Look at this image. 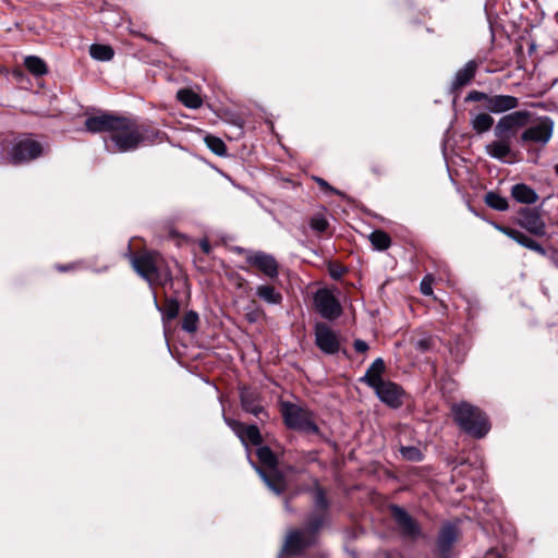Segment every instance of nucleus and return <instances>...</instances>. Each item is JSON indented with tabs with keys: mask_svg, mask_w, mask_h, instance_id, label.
<instances>
[{
	"mask_svg": "<svg viewBox=\"0 0 558 558\" xmlns=\"http://www.w3.org/2000/svg\"><path fill=\"white\" fill-rule=\"evenodd\" d=\"M497 140L488 143L485 146V151L488 156L500 161H508L511 155L512 138L508 135H495Z\"/></svg>",
	"mask_w": 558,
	"mask_h": 558,
	"instance_id": "4468645a",
	"label": "nucleus"
},
{
	"mask_svg": "<svg viewBox=\"0 0 558 558\" xmlns=\"http://www.w3.org/2000/svg\"><path fill=\"white\" fill-rule=\"evenodd\" d=\"M517 223L534 235L542 236L546 233V223L537 208H521Z\"/></svg>",
	"mask_w": 558,
	"mask_h": 558,
	"instance_id": "9b49d317",
	"label": "nucleus"
},
{
	"mask_svg": "<svg viewBox=\"0 0 558 558\" xmlns=\"http://www.w3.org/2000/svg\"><path fill=\"white\" fill-rule=\"evenodd\" d=\"M281 413L284 423L290 428L306 433H316L318 430L316 424L313 422L312 413L299 404L282 402Z\"/></svg>",
	"mask_w": 558,
	"mask_h": 558,
	"instance_id": "0eeeda50",
	"label": "nucleus"
},
{
	"mask_svg": "<svg viewBox=\"0 0 558 558\" xmlns=\"http://www.w3.org/2000/svg\"><path fill=\"white\" fill-rule=\"evenodd\" d=\"M314 180L323 187L325 189L326 191L330 192V193H335V194H338V195H341V193L333 189L332 186H330L328 184V182H326L324 179L322 178H318V177H315Z\"/></svg>",
	"mask_w": 558,
	"mask_h": 558,
	"instance_id": "79ce46f5",
	"label": "nucleus"
},
{
	"mask_svg": "<svg viewBox=\"0 0 558 558\" xmlns=\"http://www.w3.org/2000/svg\"><path fill=\"white\" fill-rule=\"evenodd\" d=\"M391 515L393 520L396 521L398 529L401 531V533L410 537L412 539H415L421 536V529L415 520L411 518V515L401 507L392 506L391 507Z\"/></svg>",
	"mask_w": 558,
	"mask_h": 558,
	"instance_id": "ddd939ff",
	"label": "nucleus"
},
{
	"mask_svg": "<svg viewBox=\"0 0 558 558\" xmlns=\"http://www.w3.org/2000/svg\"><path fill=\"white\" fill-rule=\"evenodd\" d=\"M553 120L548 117H543L536 124L530 126L522 133L521 141L546 145L553 136Z\"/></svg>",
	"mask_w": 558,
	"mask_h": 558,
	"instance_id": "9d476101",
	"label": "nucleus"
},
{
	"mask_svg": "<svg viewBox=\"0 0 558 558\" xmlns=\"http://www.w3.org/2000/svg\"><path fill=\"white\" fill-rule=\"evenodd\" d=\"M493 226H494L495 229H497L501 233L506 234L507 236H509L513 241H515L517 235H519V230H515V229H512V228H508V227H505V226H500L498 223H493Z\"/></svg>",
	"mask_w": 558,
	"mask_h": 558,
	"instance_id": "58836bf2",
	"label": "nucleus"
},
{
	"mask_svg": "<svg viewBox=\"0 0 558 558\" xmlns=\"http://www.w3.org/2000/svg\"><path fill=\"white\" fill-rule=\"evenodd\" d=\"M478 64L476 61H469L462 69H460L452 81V88L458 89L466 85L475 75Z\"/></svg>",
	"mask_w": 558,
	"mask_h": 558,
	"instance_id": "5701e85b",
	"label": "nucleus"
},
{
	"mask_svg": "<svg viewBox=\"0 0 558 558\" xmlns=\"http://www.w3.org/2000/svg\"><path fill=\"white\" fill-rule=\"evenodd\" d=\"M451 413L460 428L476 438L484 437L490 429L486 415L468 402L453 404Z\"/></svg>",
	"mask_w": 558,
	"mask_h": 558,
	"instance_id": "7ed1b4c3",
	"label": "nucleus"
},
{
	"mask_svg": "<svg viewBox=\"0 0 558 558\" xmlns=\"http://www.w3.org/2000/svg\"><path fill=\"white\" fill-rule=\"evenodd\" d=\"M198 315L190 311L187 312L182 320V329L187 332H194L197 329Z\"/></svg>",
	"mask_w": 558,
	"mask_h": 558,
	"instance_id": "72a5a7b5",
	"label": "nucleus"
},
{
	"mask_svg": "<svg viewBox=\"0 0 558 558\" xmlns=\"http://www.w3.org/2000/svg\"><path fill=\"white\" fill-rule=\"evenodd\" d=\"M485 203L490 208L499 211H505L509 207L507 198L502 197L501 195L495 192H488L485 195Z\"/></svg>",
	"mask_w": 558,
	"mask_h": 558,
	"instance_id": "2f4dec72",
	"label": "nucleus"
},
{
	"mask_svg": "<svg viewBox=\"0 0 558 558\" xmlns=\"http://www.w3.org/2000/svg\"><path fill=\"white\" fill-rule=\"evenodd\" d=\"M532 251L541 254V255H545L546 254V251L537 243L535 242V244L533 245V247L531 248Z\"/></svg>",
	"mask_w": 558,
	"mask_h": 558,
	"instance_id": "49530a36",
	"label": "nucleus"
},
{
	"mask_svg": "<svg viewBox=\"0 0 558 558\" xmlns=\"http://www.w3.org/2000/svg\"><path fill=\"white\" fill-rule=\"evenodd\" d=\"M118 122L110 135L105 138L107 150L112 153H125L136 149L144 143L161 142L165 135L158 130L138 125L128 118L119 117Z\"/></svg>",
	"mask_w": 558,
	"mask_h": 558,
	"instance_id": "f257e3e1",
	"label": "nucleus"
},
{
	"mask_svg": "<svg viewBox=\"0 0 558 558\" xmlns=\"http://www.w3.org/2000/svg\"><path fill=\"white\" fill-rule=\"evenodd\" d=\"M471 124L473 130L481 134L490 130L494 119L488 113L481 112L472 118Z\"/></svg>",
	"mask_w": 558,
	"mask_h": 558,
	"instance_id": "cd10ccee",
	"label": "nucleus"
},
{
	"mask_svg": "<svg viewBox=\"0 0 558 558\" xmlns=\"http://www.w3.org/2000/svg\"><path fill=\"white\" fill-rule=\"evenodd\" d=\"M119 117L104 113L100 116H95L86 119L85 121V128L88 132L92 133H108L110 135L113 126L118 122Z\"/></svg>",
	"mask_w": 558,
	"mask_h": 558,
	"instance_id": "f3484780",
	"label": "nucleus"
},
{
	"mask_svg": "<svg viewBox=\"0 0 558 558\" xmlns=\"http://www.w3.org/2000/svg\"><path fill=\"white\" fill-rule=\"evenodd\" d=\"M202 247H203V250H204L205 252H208V251H209V245H208V243H207V242L202 243Z\"/></svg>",
	"mask_w": 558,
	"mask_h": 558,
	"instance_id": "09e8293b",
	"label": "nucleus"
},
{
	"mask_svg": "<svg viewBox=\"0 0 558 558\" xmlns=\"http://www.w3.org/2000/svg\"><path fill=\"white\" fill-rule=\"evenodd\" d=\"M177 97L185 107L191 109H197L203 104L201 96L191 89H180Z\"/></svg>",
	"mask_w": 558,
	"mask_h": 558,
	"instance_id": "393cba45",
	"label": "nucleus"
},
{
	"mask_svg": "<svg viewBox=\"0 0 558 558\" xmlns=\"http://www.w3.org/2000/svg\"><path fill=\"white\" fill-rule=\"evenodd\" d=\"M257 457L263 468H256L265 484L275 494L280 495L287 488V481L282 473L278 471V461L274 452L266 446L257 449Z\"/></svg>",
	"mask_w": 558,
	"mask_h": 558,
	"instance_id": "20e7f679",
	"label": "nucleus"
},
{
	"mask_svg": "<svg viewBox=\"0 0 558 558\" xmlns=\"http://www.w3.org/2000/svg\"><path fill=\"white\" fill-rule=\"evenodd\" d=\"M515 242L531 250L536 241H534L532 238L527 236L523 232L519 231V235H517Z\"/></svg>",
	"mask_w": 558,
	"mask_h": 558,
	"instance_id": "4c0bfd02",
	"label": "nucleus"
},
{
	"mask_svg": "<svg viewBox=\"0 0 558 558\" xmlns=\"http://www.w3.org/2000/svg\"><path fill=\"white\" fill-rule=\"evenodd\" d=\"M556 173L558 174V163L555 167Z\"/></svg>",
	"mask_w": 558,
	"mask_h": 558,
	"instance_id": "603ef678",
	"label": "nucleus"
},
{
	"mask_svg": "<svg viewBox=\"0 0 558 558\" xmlns=\"http://www.w3.org/2000/svg\"><path fill=\"white\" fill-rule=\"evenodd\" d=\"M12 74H13V76H14L15 78H17V80H21V78L23 77V75H24V74H23V71H22V70H20V69H15V70H13Z\"/></svg>",
	"mask_w": 558,
	"mask_h": 558,
	"instance_id": "de8ad7c7",
	"label": "nucleus"
},
{
	"mask_svg": "<svg viewBox=\"0 0 558 558\" xmlns=\"http://www.w3.org/2000/svg\"><path fill=\"white\" fill-rule=\"evenodd\" d=\"M256 295L268 304H279L282 300L280 292L269 284L258 286Z\"/></svg>",
	"mask_w": 558,
	"mask_h": 558,
	"instance_id": "b1692460",
	"label": "nucleus"
},
{
	"mask_svg": "<svg viewBox=\"0 0 558 558\" xmlns=\"http://www.w3.org/2000/svg\"><path fill=\"white\" fill-rule=\"evenodd\" d=\"M511 196L521 204L531 205L537 202L538 195L534 189L524 183L514 184L511 187Z\"/></svg>",
	"mask_w": 558,
	"mask_h": 558,
	"instance_id": "4be33fe9",
	"label": "nucleus"
},
{
	"mask_svg": "<svg viewBox=\"0 0 558 558\" xmlns=\"http://www.w3.org/2000/svg\"><path fill=\"white\" fill-rule=\"evenodd\" d=\"M225 422L238 435V437L240 436L241 433L243 434V428L245 425L242 424L241 422L232 420V418H228L226 416H225Z\"/></svg>",
	"mask_w": 558,
	"mask_h": 558,
	"instance_id": "ea45409f",
	"label": "nucleus"
},
{
	"mask_svg": "<svg viewBox=\"0 0 558 558\" xmlns=\"http://www.w3.org/2000/svg\"><path fill=\"white\" fill-rule=\"evenodd\" d=\"M374 390L377 397L388 405L392 408H398L401 405L402 390L395 383L385 380L375 387Z\"/></svg>",
	"mask_w": 558,
	"mask_h": 558,
	"instance_id": "dca6fc26",
	"label": "nucleus"
},
{
	"mask_svg": "<svg viewBox=\"0 0 558 558\" xmlns=\"http://www.w3.org/2000/svg\"><path fill=\"white\" fill-rule=\"evenodd\" d=\"M531 119V112L522 110L514 111L504 116L497 122L494 134L495 135H508L512 138L515 131L520 128L525 126Z\"/></svg>",
	"mask_w": 558,
	"mask_h": 558,
	"instance_id": "1a4fd4ad",
	"label": "nucleus"
},
{
	"mask_svg": "<svg viewBox=\"0 0 558 558\" xmlns=\"http://www.w3.org/2000/svg\"><path fill=\"white\" fill-rule=\"evenodd\" d=\"M385 372V362L381 357H377L367 368L365 375L360 379L373 389L385 381L381 377Z\"/></svg>",
	"mask_w": 558,
	"mask_h": 558,
	"instance_id": "412c9836",
	"label": "nucleus"
},
{
	"mask_svg": "<svg viewBox=\"0 0 558 558\" xmlns=\"http://www.w3.org/2000/svg\"><path fill=\"white\" fill-rule=\"evenodd\" d=\"M354 350L360 353H364L368 350V344L361 339H357L353 343Z\"/></svg>",
	"mask_w": 558,
	"mask_h": 558,
	"instance_id": "37998d69",
	"label": "nucleus"
},
{
	"mask_svg": "<svg viewBox=\"0 0 558 558\" xmlns=\"http://www.w3.org/2000/svg\"><path fill=\"white\" fill-rule=\"evenodd\" d=\"M154 303L157 310L162 313L163 320H172L179 314L180 305L177 299L174 298L167 299L163 308L159 306L156 296L154 298Z\"/></svg>",
	"mask_w": 558,
	"mask_h": 558,
	"instance_id": "a878e982",
	"label": "nucleus"
},
{
	"mask_svg": "<svg viewBox=\"0 0 558 558\" xmlns=\"http://www.w3.org/2000/svg\"><path fill=\"white\" fill-rule=\"evenodd\" d=\"M323 525V518L315 517L305 529L291 531L286 538L282 553L289 555L300 554L304 548L315 542V534Z\"/></svg>",
	"mask_w": 558,
	"mask_h": 558,
	"instance_id": "39448f33",
	"label": "nucleus"
},
{
	"mask_svg": "<svg viewBox=\"0 0 558 558\" xmlns=\"http://www.w3.org/2000/svg\"><path fill=\"white\" fill-rule=\"evenodd\" d=\"M207 147L218 156H225L227 153L226 145L222 140L216 136L208 135L205 137Z\"/></svg>",
	"mask_w": 558,
	"mask_h": 558,
	"instance_id": "473e14b6",
	"label": "nucleus"
},
{
	"mask_svg": "<svg viewBox=\"0 0 558 558\" xmlns=\"http://www.w3.org/2000/svg\"><path fill=\"white\" fill-rule=\"evenodd\" d=\"M247 262L251 265L256 266L260 271L270 278H276L278 276V264L271 255L257 252L248 256Z\"/></svg>",
	"mask_w": 558,
	"mask_h": 558,
	"instance_id": "a211bd4d",
	"label": "nucleus"
},
{
	"mask_svg": "<svg viewBox=\"0 0 558 558\" xmlns=\"http://www.w3.org/2000/svg\"><path fill=\"white\" fill-rule=\"evenodd\" d=\"M242 409L256 417L264 415L268 417L267 412L262 405L260 396L257 391L250 388H242L240 391Z\"/></svg>",
	"mask_w": 558,
	"mask_h": 558,
	"instance_id": "2eb2a0df",
	"label": "nucleus"
},
{
	"mask_svg": "<svg viewBox=\"0 0 558 558\" xmlns=\"http://www.w3.org/2000/svg\"><path fill=\"white\" fill-rule=\"evenodd\" d=\"M416 348L421 351H427L430 348V339L424 338L416 342Z\"/></svg>",
	"mask_w": 558,
	"mask_h": 558,
	"instance_id": "a18cd8bd",
	"label": "nucleus"
},
{
	"mask_svg": "<svg viewBox=\"0 0 558 558\" xmlns=\"http://www.w3.org/2000/svg\"><path fill=\"white\" fill-rule=\"evenodd\" d=\"M315 343L326 354H335L340 349L337 332L324 323L315 326Z\"/></svg>",
	"mask_w": 558,
	"mask_h": 558,
	"instance_id": "f8f14e48",
	"label": "nucleus"
},
{
	"mask_svg": "<svg viewBox=\"0 0 558 558\" xmlns=\"http://www.w3.org/2000/svg\"><path fill=\"white\" fill-rule=\"evenodd\" d=\"M239 438L241 441L247 446V442H251L252 445L258 446L262 444V435L257 426L255 425H248L244 426L243 434L241 433Z\"/></svg>",
	"mask_w": 558,
	"mask_h": 558,
	"instance_id": "c756f323",
	"label": "nucleus"
},
{
	"mask_svg": "<svg viewBox=\"0 0 558 558\" xmlns=\"http://www.w3.org/2000/svg\"><path fill=\"white\" fill-rule=\"evenodd\" d=\"M44 146L32 137L15 138L7 148V160L12 165L29 162L44 154Z\"/></svg>",
	"mask_w": 558,
	"mask_h": 558,
	"instance_id": "423d86ee",
	"label": "nucleus"
},
{
	"mask_svg": "<svg viewBox=\"0 0 558 558\" xmlns=\"http://www.w3.org/2000/svg\"><path fill=\"white\" fill-rule=\"evenodd\" d=\"M314 306L319 315L328 320L337 319L342 314V306L332 290L323 288L314 295Z\"/></svg>",
	"mask_w": 558,
	"mask_h": 558,
	"instance_id": "6e6552de",
	"label": "nucleus"
},
{
	"mask_svg": "<svg viewBox=\"0 0 558 558\" xmlns=\"http://www.w3.org/2000/svg\"><path fill=\"white\" fill-rule=\"evenodd\" d=\"M132 266L150 286H166L172 282V274L163 258L156 252H148L132 257Z\"/></svg>",
	"mask_w": 558,
	"mask_h": 558,
	"instance_id": "f03ea898",
	"label": "nucleus"
},
{
	"mask_svg": "<svg viewBox=\"0 0 558 558\" xmlns=\"http://www.w3.org/2000/svg\"><path fill=\"white\" fill-rule=\"evenodd\" d=\"M24 65L35 76H43L48 72L45 61L36 56L26 57Z\"/></svg>",
	"mask_w": 558,
	"mask_h": 558,
	"instance_id": "bb28decb",
	"label": "nucleus"
},
{
	"mask_svg": "<svg viewBox=\"0 0 558 558\" xmlns=\"http://www.w3.org/2000/svg\"><path fill=\"white\" fill-rule=\"evenodd\" d=\"M66 269H68V267H59V270H61V271H64Z\"/></svg>",
	"mask_w": 558,
	"mask_h": 558,
	"instance_id": "8fccbe9b",
	"label": "nucleus"
},
{
	"mask_svg": "<svg viewBox=\"0 0 558 558\" xmlns=\"http://www.w3.org/2000/svg\"><path fill=\"white\" fill-rule=\"evenodd\" d=\"M316 505L322 509H325L327 506V501L322 489H317L316 492Z\"/></svg>",
	"mask_w": 558,
	"mask_h": 558,
	"instance_id": "c03bdc74",
	"label": "nucleus"
},
{
	"mask_svg": "<svg viewBox=\"0 0 558 558\" xmlns=\"http://www.w3.org/2000/svg\"><path fill=\"white\" fill-rule=\"evenodd\" d=\"M519 99L511 95H493L487 99V110L492 113H502L515 109Z\"/></svg>",
	"mask_w": 558,
	"mask_h": 558,
	"instance_id": "6ab92c4d",
	"label": "nucleus"
},
{
	"mask_svg": "<svg viewBox=\"0 0 558 558\" xmlns=\"http://www.w3.org/2000/svg\"><path fill=\"white\" fill-rule=\"evenodd\" d=\"M250 322H254L253 315H248Z\"/></svg>",
	"mask_w": 558,
	"mask_h": 558,
	"instance_id": "3c124183",
	"label": "nucleus"
},
{
	"mask_svg": "<svg viewBox=\"0 0 558 558\" xmlns=\"http://www.w3.org/2000/svg\"><path fill=\"white\" fill-rule=\"evenodd\" d=\"M89 53L93 59L98 61H109L113 58V50L110 46L93 44L89 48Z\"/></svg>",
	"mask_w": 558,
	"mask_h": 558,
	"instance_id": "7c9ffc66",
	"label": "nucleus"
},
{
	"mask_svg": "<svg viewBox=\"0 0 558 558\" xmlns=\"http://www.w3.org/2000/svg\"><path fill=\"white\" fill-rule=\"evenodd\" d=\"M457 537L458 531L456 526L449 524L441 529L437 539V550L442 558H447L452 545L457 541Z\"/></svg>",
	"mask_w": 558,
	"mask_h": 558,
	"instance_id": "aec40b11",
	"label": "nucleus"
},
{
	"mask_svg": "<svg viewBox=\"0 0 558 558\" xmlns=\"http://www.w3.org/2000/svg\"><path fill=\"white\" fill-rule=\"evenodd\" d=\"M490 95H487L483 92L472 90L468 94L466 100L470 101H485V108L487 109V99H489Z\"/></svg>",
	"mask_w": 558,
	"mask_h": 558,
	"instance_id": "e433bc0d",
	"label": "nucleus"
},
{
	"mask_svg": "<svg viewBox=\"0 0 558 558\" xmlns=\"http://www.w3.org/2000/svg\"><path fill=\"white\" fill-rule=\"evenodd\" d=\"M420 288H421V292L424 295H430L433 293L430 277L423 278V280L421 281Z\"/></svg>",
	"mask_w": 558,
	"mask_h": 558,
	"instance_id": "a19ab883",
	"label": "nucleus"
},
{
	"mask_svg": "<svg viewBox=\"0 0 558 558\" xmlns=\"http://www.w3.org/2000/svg\"><path fill=\"white\" fill-rule=\"evenodd\" d=\"M401 454L403 458H405L410 461H420L422 459L421 450L413 446L402 447Z\"/></svg>",
	"mask_w": 558,
	"mask_h": 558,
	"instance_id": "f704fd0d",
	"label": "nucleus"
},
{
	"mask_svg": "<svg viewBox=\"0 0 558 558\" xmlns=\"http://www.w3.org/2000/svg\"><path fill=\"white\" fill-rule=\"evenodd\" d=\"M311 228L317 232H324L328 228V221L322 215H315L311 219Z\"/></svg>",
	"mask_w": 558,
	"mask_h": 558,
	"instance_id": "c9c22d12",
	"label": "nucleus"
},
{
	"mask_svg": "<svg viewBox=\"0 0 558 558\" xmlns=\"http://www.w3.org/2000/svg\"><path fill=\"white\" fill-rule=\"evenodd\" d=\"M368 239H369L372 245L374 246V248L378 250V251H385L391 244V239L388 235V233H386L385 231H381V230L373 231L368 235Z\"/></svg>",
	"mask_w": 558,
	"mask_h": 558,
	"instance_id": "c85d7f7f",
	"label": "nucleus"
}]
</instances>
